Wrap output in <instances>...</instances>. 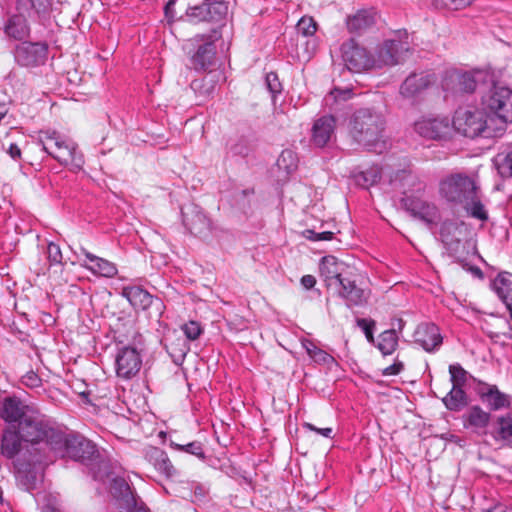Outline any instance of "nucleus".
<instances>
[{
	"label": "nucleus",
	"instance_id": "obj_3",
	"mask_svg": "<svg viewBox=\"0 0 512 512\" xmlns=\"http://www.w3.org/2000/svg\"><path fill=\"white\" fill-rule=\"evenodd\" d=\"M483 111L504 125L512 123V89L497 80L493 73L479 96Z\"/></svg>",
	"mask_w": 512,
	"mask_h": 512
},
{
	"label": "nucleus",
	"instance_id": "obj_19",
	"mask_svg": "<svg viewBox=\"0 0 512 512\" xmlns=\"http://www.w3.org/2000/svg\"><path fill=\"white\" fill-rule=\"evenodd\" d=\"M337 286L338 296L345 301L348 308L362 307L367 304L370 291L358 286L355 279L345 276L340 279Z\"/></svg>",
	"mask_w": 512,
	"mask_h": 512
},
{
	"label": "nucleus",
	"instance_id": "obj_15",
	"mask_svg": "<svg viewBox=\"0 0 512 512\" xmlns=\"http://www.w3.org/2000/svg\"><path fill=\"white\" fill-rule=\"evenodd\" d=\"M341 51L343 62L349 71L359 73L374 68L373 55L354 40L343 43Z\"/></svg>",
	"mask_w": 512,
	"mask_h": 512
},
{
	"label": "nucleus",
	"instance_id": "obj_44",
	"mask_svg": "<svg viewBox=\"0 0 512 512\" xmlns=\"http://www.w3.org/2000/svg\"><path fill=\"white\" fill-rule=\"evenodd\" d=\"M170 445H171V447H173L179 451H184L186 453H189L191 455L198 457L199 459L205 458V453L203 451L202 443L199 441H193V442L183 444V445L177 444V443L171 441Z\"/></svg>",
	"mask_w": 512,
	"mask_h": 512
},
{
	"label": "nucleus",
	"instance_id": "obj_27",
	"mask_svg": "<svg viewBox=\"0 0 512 512\" xmlns=\"http://www.w3.org/2000/svg\"><path fill=\"white\" fill-rule=\"evenodd\" d=\"M24 439L14 425L7 426L1 436L0 454L7 459H15L23 449Z\"/></svg>",
	"mask_w": 512,
	"mask_h": 512
},
{
	"label": "nucleus",
	"instance_id": "obj_46",
	"mask_svg": "<svg viewBox=\"0 0 512 512\" xmlns=\"http://www.w3.org/2000/svg\"><path fill=\"white\" fill-rule=\"evenodd\" d=\"M380 180V173L377 168L362 171L356 176V181L363 187H369Z\"/></svg>",
	"mask_w": 512,
	"mask_h": 512
},
{
	"label": "nucleus",
	"instance_id": "obj_10",
	"mask_svg": "<svg viewBox=\"0 0 512 512\" xmlns=\"http://www.w3.org/2000/svg\"><path fill=\"white\" fill-rule=\"evenodd\" d=\"M479 191L476 180L464 173H454L443 178L439 183V194L452 205H462Z\"/></svg>",
	"mask_w": 512,
	"mask_h": 512
},
{
	"label": "nucleus",
	"instance_id": "obj_50",
	"mask_svg": "<svg viewBox=\"0 0 512 512\" xmlns=\"http://www.w3.org/2000/svg\"><path fill=\"white\" fill-rule=\"evenodd\" d=\"M297 33L303 37L312 36L317 29L316 22L311 17H302L296 25Z\"/></svg>",
	"mask_w": 512,
	"mask_h": 512
},
{
	"label": "nucleus",
	"instance_id": "obj_23",
	"mask_svg": "<svg viewBox=\"0 0 512 512\" xmlns=\"http://www.w3.org/2000/svg\"><path fill=\"white\" fill-rule=\"evenodd\" d=\"M28 407L17 397H6L0 403V418L3 419L8 426L17 424L23 421L28 416Z\"/></svg>",
	"mask_w": 512,
	"mask_h": 512
},
{
	"label": "nucleus",
	"instance_id": "obj_64",
	"mask_svg": "<svg viewBox=\"0 0 512 512\" xmlns=\"http://www.w3.org/2000/svg\"><path fill=\"white\" fill-rule=\"evenodd\" d=\"M507 309L509 310L510 312V317L512 319V301L511 302H508V303H505Z\"/></svg>",
	"mask_w": 512,
	"mask_h": 512
},
{
	"label": "nucleus",
	"instance_id": "obj_13",
	"mask_svg": "<svg viewBox=\"0 0 512 512\" xmlns=\"http://www.w3.org/2000/svg\"><path fill=\"white\" fill-rule=\"evenodd\" d=\"M455 130L465 137H490L491 132L487 126V115L477 109H459L455 112L453 122Z\"/></svg>",
	"mask_w": 512,
	"mask_h": 512
},
{
	"label": "nucleus",
	"instance_id": "obj_9",
	"mask_svg": "<svg viewBox=\"0 0 512 512\" xmlns=\"http://www.w3.org/2000/svg\"><path fill=\"white\" fill-rule=\"evenodd\" d=\"M52 462L50 455L43 453L26 455L24 453L21 457L17 458L14 466L17 471V480L26 491H32L37 488V485L42 481V466L48 465Z\"/></svg>",
	"mask_w": 512,
	"mask_h": 512
},
{
	"label": "nucleus",
	"instance_id": "obj_53",
	"mask_svg": "<svg viewBox=\"0 0 512 512\" xmlns=\"http://www.w3.org/2000/svg\"><path fill=\"white\" fill-rule=\"evenodd\" d=\"M47 258L51 265L62 264V252L59 245L50 242L47 246Z\"/></svg>",
	"mask_w": 512,
	"mask_h": 512
},
{
	"label": "nucleus",
	"instance_id": "obj_8",
	"mask_svg": "<svg viewBox=\"0 0 512 512\" xmlns=\"http://www.w3.org/2000/svg\"><path fill=\"white\" fill-rule=\"evenodd\" d=\"M411 50L408 33L406 30H398L393 37L379 45L373 55L374 68L393 66L405 60Z\"/></svg>",
	"mask_w": 512,
	"mask_h": 512
},
{
	"label": "nucleus",
	"instance_id": "obj_57",
	"mask_svg": "<svg viewBox=\"0 0 512 512\" xmlns=\"http://www.w3.org/2000/svg\"><path fill=\"white\" fill-rule=\"evenodd\" d=\"M37 13H44L51 5V0H28Z\"/></svg>",
	"mask_w": 512,
	"mask_h": 512
},
{
	"label": "nucleus",
	"instance_id": "obj_48",
	"mask_svg": "<svg viewBox=\"0 0 512 512\" xmlns=\"http://www.w3.org/2000/svg\"><path fill=\"white\" fill-rule=\"evenodd\" d=\"M450 380L452 386L463 387L467 381V372L460 364H452L449 366Z\"/></svg>",
	"mask_w": 512,
	"mask_h": 512
},
{
	"label": "nucleus",
	"instance_id": "obj_1",
	"mask_svg": "<svg viewBox=\"0 0 512 512\" xmlns=\"http://www.w3.org/2000/svg\"><path fill=\"white\" fill-rule=\"evenodd\" d=\"M385 118L373 109L361 108L354 112L349 122L353 141L368 151L383 153L388 145L384 139Z\"/></svg>",
	"mask_w": 512,
	"mask_h": 512
},
{
	"label": "nucleus",
	"instance_id": "obj_20",
	"mask_svg": "<svg viewBox=\"0 0 512 512\" xmlns=\"http://www.w3.org/2000/svg\"><path fill=\"white\" fill-rule=\"evenodd\" d=\"M115 365L118 377L130 379L139 372L142 359L135 348L123 347L116 355Z\"/></svg>",
	"mask_w": 512,
	"mask_h": 512
},
{
	"label": "nucleus",
	"instance_id": "obj_58",
	"mask_svg": "<svg viewBox=\"0 0 512 512\" xmlns=\"http://www.w3.org/2000/svg\"><path fill=\"white\" fill-rule=\"evenodd\" d=\"M404 369V364L400 361L394 362L392 365L383 369L384 376L398 375Z\"/></svg>",
	"mask_w": 512,
	"mask_h": 512
},
{
	"label": "nucleus",
	"instance_id": "obj_26",
	"mask_svg": "<svg viewBox=\"0 0 512 512\" xmlns=\"http://www.w3.org/2000/svg\"><path fill=\"white\" fill-rule=\"evenodd\" d=\"M80 252L85 256V261L80 263V265L94 275L112 278L117 274L118 270L113 262L90 253L84 247H80Z\"/></svg>",
	"mask_w": 512,
	"mask_h": 512
},
{
	"label": "nucleus",
	"instance_id": "obj_43",
	"mask_svg": "<svg viewBox=\"0 0 512 512\" xmlns=\"http://www.w3.org/2000/svg\"><path fill=\"white\" fill-rule=\"evenodd\" d=\"M277 165L280 169H284L290 173L297 167V157L291 150H284L277 159Z\"/></svg>",
	"mask_w": 512,
	"mask_h": 512
},
{
	"label": "nucleus",
	"instance_id": "obj_36",
	"mask_svg": "<svg viewBox=\"0 0 512 512\" xmlns=\"http://www.w3.org/2000/svg\"><path fill=\"white\" fill-rule=\"evenodd\" d=\"M445 407L450 411H460L467 402V395L462 387L452 386L449 393L442 399Z\"/></svg>",
	"mask_w": 512,
	"mask_h": 512
},
{
	"label": "nucleus",
	"instance_id": "obj_37",
	"mask_svg": "<svg viewBox=\"0 0 512 512\" xmlns=\"http://www.w3.org/2000/svg\"><path fill=\"white\" fill-rule=\"evenodd\" d=\"M5 33L14 39H23L29 33L26 19L22 15H13L5 25Z\"/></svg>",
	"mask_w": 512,
	"mask_h": 512
},
{
	"label": "nucleus",
	"instance_id": "obj_4",
	"mask_svg": "<svg viewBox=\"0 0 512 512\" xmlns=\"http://www.w3.org/2000/svg\"><path fill=\"white\" fill-rule=\"evenodd\" d=\"M467 226L463 221H445L440 228V239L448 255L463 268L468 266L467 260L474 249L467 239Z\"/></svg>",
	"mask_w": 512,
	"mask_h": 512
},
{
	"label": "nucleus",
	"instance_id": "obj_63",
	"mask_svg": "<svg viewBox=\"0 0 512 512\" xmlns=\"http://www.w3.org/2000/svg\"><path fill=\"white\" fill-rule=\"evenodd\" d=\"M475 277L477 278H483V272L482 270L477 266H469L467 268Z\"/></svg>",
	"mask_w": 512,
	"mask_h": 512
},
{
	"label": "nucleus",
	"instance_id": "obj_38",
	"mask_svg": "<svg viewBox=\"0 0 512 512\" xmlns=\"http://www.w3.org/2000/svg\"><path fill=\"white\" fill-rule=\"evenodd\" d=\"M494 288L504 303L512 301V274L500 273L494 281Z\"/></svg>",
	"mask_w": 512,
	"mask_h": 512
},
{
	"label": "nucleus",
	"instance_id": "obj_41",
	"mask_svg": "<svg viewBox=\"0 0 512 512\" xmlns=\"http://www.w3.org/2000/svg\"><path fill=\"white\" fill-rule=\"evenodd\" d=\"M303 346L315 362L327 365L334 362V358L330 354L318 348L312 341L306 340L303 342Z\"/></svg>",
	"mask_w": 512,
	"mask_h": 512
},
{
	"label": "nucleus",
	"instance_id": "obj_42",
	"mask_svg": "<svg viewBox=\"0 0 512 512\" xmlns=\"http://www.w3.org/2000/svg\"><path fill=\"white\" fill-rule=\"evenodd\" d=\"M191 89L202 96H209L215 90V81L213 77L205 76L201 79H195L190 84Z\"/></svg>",
	"mask_w": 512,
	"mask_h": 512
},
{
	"label": "nucleus",
	"instance_id": "obj_30",
	"mask_svg": "<svg viewBox=\"0 0 512 512\" xmlns=\"http://www.w3.org/2000/svg\"><path fill=\"white\" fill-rule=\"evenodd\" d=\"M144 457L158 472L166 477H172L176 474V469L164 450L149 446L144 451Z\"/></svg>",
	"mask_w": 512,
	"mask_h": 512
},
{
	"label": "nucleus",
	"instance_id": "obj_28",
	"mask_svg": "<svg viewBox=\"0 0 512 512\" xmlns=\"http://www.w3.org/2000/svg\"><path fill=\"white\" fill-rule=\"evenodd\" d=\"M336 120L333 116L327 115L317 119L312 127L311 140L317 147H324L334 135Z\"/></svg>",
	"mask_w": 512,
	"mask_h": 512
},
{
	"label": "nucleus",
	"instance_id": "obj_49",
	"mask_svg": "<svg viewBox=\"0 0 512 512\" xmlns=\"http://www.w3.org/2000/svg\"><path fill=\"white\" fill-rule=\"evenodd\" d=\"M166 348L171 356L177 359L176 361H182L189 351L188 344L181 338L177 339V343L172 342L169 345H166Z\"/></svg>",
	"mask_w": 512,
	"mask_h": 512
},
{
	"label": "nucleus",
	"instance_id": "obj_54",
	"mask_svg": "<svg viewBox=\"0 0 512 512\" xmlns=\"http://www.w3.org/2000/svg\"><path fill=\"white\" fill-rule=\"evenodd\" d=\"M357 326L363 330L367 340L369 342L373 343L374 342L373 330L375 327V321L359 318V319H357Z\"/></svg>",
	"mask_w": 512,
	"mask_h": 512
},
{
	"label": "nucleus",
	"instance_id": "obj_16",
	"mask_svg": "<svg viewBox=\"0 0 512 512\" xmlns=\"http://www.w3.org/2000/svg\"><path fill=\"white\" fill-rule=\"evenodd\" d=\"M182 222L189 232L200 238L209 237L212 224L201 207L189 203L181 208Z\"/></svg>",
	"mask_w": 512,
	"mask_h": 512
},
{
	"label": "nucleus",
	"instance_id": "obj_14",
	"mask_svg": "<svg viewBox=\"0 0 512 512\" xmlns=\"http://www.w3.org/2000/svg\"><path fill=\"white\" fill-rule=\"evenodd\" d=\"M121 295L128 300L135 310H151L150 316L156 317H160L163 313V301L140 286H124Z\"/></svg>",
	"mask_w": 512,
	"mask_h": 512
},
{
	"label": "nucleus",
	"instance_id": "obj_55",
	"mask_svg": "<svg viewBox=\"0 0 512 512\" xmlns=\"http://www.w3.org/2000/svg\"><path fill=\"white\" fill-rule=\"evenodd\" d=\"M305 234V237L309 240H312V241H327V240H331L333 238V232H330V231H324V232H315L313 230H306L304 232Z\"/></svg>",
	"mask_w": 512,
	"mask_h": 512
},
{
	"label": "nucleus",
	"instance_id": "obj_21",
	"mask_svg": "<svg viewBox=\"0 0 512 512\" xmlns=\"http://www.w3.org/2000/svg\"><path fill=\"white\" fill-rule=\"evenodd\" d=\"M110 492L112 496L119 502V506L126 509L128 512H136L138 510H144L145 512H148V509L142 505L143 503H139L135 494L124 478H114L111 483Z\"/></svg>",
	"mask_w": 512,
	"mask_h": 512
},
{
	"label": "nucleus",
	"instance_id": "obj_25",
	"mask_svg": "<svg viewBox=\"0 0 512 512\" xmlns=\"http://www.w3.org/2000/svg\"><path fill=\"white\" fill-rule=\"evenodd\" d=\"M436 82V76L430 72H413L402 83L400 93L405 97H413L426 90Z\"/></svg>",
	"mask_w": 512,
	"mask_h": 512
},
{
	"label": "nucleus",
	"instance_id": "obj_61",
	"mask_svg": "<svg viewBox=\"0 0 512 512\" xmlns=\"http://www.w3.org/2000/svg\"><path fill=\"white\" fill-rule=\"evenodd\" d=\"M7 152L13 160H18L21 158V149L14 143L10 144Z\"/></svg>",
	"mask_w": 512,
	"mask_h": 512
},
{
	"label": "nucleus",
	"instance_id": "obj_52",
	"mask_svg": "<svg viewBox=\"0 0 512 512\" xmlns=\"http://www.w3.org/2000/svg\"><path fill=\"white\" fill-rule=\"evenodd\" d=\"M266 85L272 95L273 101H275L276 96L282 92V84L275 72H269L266 75Z\"/></svg>",
	"mask_w": 512,
	"mask_h": 512
},
{
	"label": "nucleus",
	"instance_id": "obj_39",
	"mask_svg": "<svg viewBox=\"0 0 512 512\" xmlns=\"http://www.w3.org/2000/svg\"><path fill=\"white\" fill-rule=\"evenodd\" d=\"M398 346V337L395 329H388L382 332L378 338V349L383 355L392 354Z\"/></svg>",
	"mask_w": 512,
	"mask_h": 512
},
{
	"label": "nucleus",
	"instance_id": "obj_47",
	"mask_svg": "<svg viewBox=\"0 0 512 512\" xmlns=\"http://www.w3.org/2000/svg\"><path fill=\"white\" fill-rule=\"evenodd\" d=\"M228 152L234 156H247L250 152V145L245 137H239L228 146Z\"/></svg>",
	"mask_w": 512,
	"mask_h": 512
},
{
	"label": "nucleus",
	"instance_id": "obj_29",
	"mask_svg": "<svg viewBox=\"0 0 512 512\" xmlns=\"http://www.w3.org/2000/svg\"><path fill=\"white\" fill-rule=\"evenodd\" d=\"M479 396L491 411H498L510 406L509 395L501 392L496 385L485 384L479 389Z\"/></svg>",
	"mask_w": 512,
	"mask_h": 512
},
{
	"label": "nucleus",
	"instance_id": "obj_18",
	"mask_svg": "<svg viewBox=\"0 0 512 512\" xmlns=\"http://www.w3.org/2000/svg\"><path fill=\"white\" fill-rule=\"evenodd\" d=\"M48 46L43 42H27L18 44L14 57L16 62L23 67H36L45 63Z\"/></svg>",
	"mask_w": 512,
	"mask_h": 512
},
{
	"label": "nucleus",
	"instance_id": "obj_17",
	"mask_svg": "<svg viewBox=\"0 0 512 512\" xmlns=\"http://www.w3.org/2000/svg\"><path fill=\"white\" fill-rule=\"evenodd\" d=\"M228 5V0H203L202 4L189 7L186 14L193 22L220 21L227 15Z\"/></svg>",
	"mask_w": 512,
	"mask_h": 512
},
{
	"label": "nucleus",
	"instance_id": "obj_59",
	"mask_svg": "<svg viewBox=\"0 0 512 512\" xmlns=\"http://www.w3.org/2000/svg\"><path fill=\"white\" fill-rule=\"evenodd\" d=\"M303 427L310 431H314L323 437L332 438V433H333L332 428H317L316 426H314L311 423H304Z\"/></svg>",
	"mask_w": 512,
	"mask_h": 512
},
{
	"label": "nucleus",
	"instance_id": "obj_45",
	"mask_svg": "<svg viewBox=\"0 0 512 512\" xmlns=\"http://www.w3.org/2000/svg\"><path fill=\"white\" fill-rule=\"evenodd\" d=\"M474 0H432V4L436 9L460 10L470 4Z\"/></svg>",
	"mask_w": 512,
	"mask_h": 512
},
{
	"label": "nucleus",
	"instance_id": "obj_33",
	"mask_svg": "<svg viewBox=\"0 0 512 512\" xmlns=\"http://www.w3.org/2000/svg\"><path fill=\"white\" fill-rule=\"evenodd\" d=\"M463 418L466 427H472L477 432L482 431L484 434H487L485 429L491 420V414L489 412H486L480 406L475 405L470 407Z\"/></svg>",
	"mask_w": 512,
	"mask_h": 512
},
{
	"label": "nucleus",
	"instance_id": "obj_34",
	"mask_svg": "<svg viewBox=\"0 0 512 512\" xmlns=\"http://www.w3.org/2000/svg\"><path fill=\"white\" fill-rule=\"evenodd\" d=\"M489 434L497 442H512V413L498 416Z\"/></svg>",
	"mask_w": 512,
	"mask_h": 512
},
{
	"label": "nucleus",
	"instance_id": "obj_40",
	"mask_svg": "<svg viewBox=\"0 0 512 512\" xmlns=\"http://www.w3.org/2000/svg\"><path fill=\"white\" fill-rule=\"evenodd\" d=\"M493 163L502 178H512V150L498 153Z\"/></svg>",
	"mask_w": 512,
	"mask_h": 512
},
{
	"label": "nucleus",
	"instance_id": "obj_56",
	"mask_svg": "<svg viewBox=\"0 0 512 512\" xmlns=\"http://www.w3.org/2000/svg\"><path fill=\"white\" fill-rule=\"evenodd\" d=\"M22 383L27 387L35 388L41 385V379L36 373L31 371L22 377Z\"/></svg>",
	"mask_w": 512,
	"mask_h": 512
},
{
	"label": "nucleus",
	"instance_id": "obj_32",
	"mask_svg": "<svg viewBox=\"0 0 512 512\" xmlns=\"http://www.w3.org/2000/svg\"><path fill=\"white\" fill-rule=\"evenodd\" d=\"M376 23V12L373 9L359 10L355 15L349 16L346 25L351 33H362Z\"/></svg>",
	"mask_w": 512,
	"mask_h": 512
},
{
	"label": "nucleus",
	"instance_id": "obj_12",
	"mask_svg": "<svg viewBox=\"0 0 512 512\" xmlns=\"http://www.w3.org/2000/svg\"><path fill=\"white\" fill-rule=\"evenodd\" d=\"M211 35L197 34L190 40L192 48L188 51L190 61L196 71H212L216 64L215 41L220 37L218 30Z\"/></svg>",
	"mask_w": 512,
	"mask_h": 512
},
{
	"label": "nucleus",
	"instance_id": "obj_6",
	"mask_svg": "<svg viewBox=\"0 0 512 512\" xmlns=\"http://www.w3.org/2000/svg\"><path fill=\"white\" fill-rule=\"evenodd\" d=\"M401 188L403 189L402 203L407 211H409L414 217L432 223L437 217V207L428 201H425L419 197L407 195L410 191L420 192L424 189V184L418 179V177L411 172L402 171L399 175Z\"/></svg>",
	"mask_w": 512,
	"mask_h": 512
},
{
	"label": "nucleus",
	"instance_id": "obj_7",
	"mask_svg": "<svg viewBox=\"0 0 512 512\" xmlns=\"http://www.w3.org/2000/svg\"><path fill=\"white\" fill-rule=\"evenodd\" d=\"M40 143L43 150L62 165H71L74 169H81L84 164L82 154L77 150L74 142L64 140L57 132H42Z\"/></svg>",
	"mask_w": 512,
	"mask_h": 512
},
{
	"label": "nucleus",
	"instance_id": "obj_24",
	"mask_svg": "<svg viewBox=\"0 0 512 512\" xmlns=\"http://www.w3.org/2000/svg\"><path fill=\"white\" fill-rule=\"evenodd\" d=\"M414 341L425 351L433 352L442 344V336L439 328L432 323H422L414 332Z\"/></svg>",
	"mask_w": 512,
	"mask_h": 512
},
{
	"label": "nucleus",
	"instance_id": "obj_5",
	"mask_svg": "<svg viewBox=\"0 0 512 512\" xmlns=\"http://www.w3.org/2000/svg\"><path fill=\"white\" fill-rule=\"evenodd\" d=\"M493 73L490 69L448 71L442 80V88L452 95L475 93L479 97L482 87L487 85Z\"/></svg>",
	"mask_w": 512,
	"mask_h": 512
},
{
	"label": "nucleus",
	"instance_id": "obj_31",
	"mask_svg": "<svg viewBox=\"0 0 512 512\" xmlns=\"http://www.w3.org/2000/svg\"><path fill=\"white\" fill-rule=\"evenodd\" d=\"M345 264L339 262L336 257L328 255L324 256L320 262V275L327 282L328 286H332L333 283L338 284L340 279L345 276L343 274Z\"/></svg>",
	"mask_w": 512,
	"mask_h": 512
},
{
	"label": "nucleus",
	"instance_id": "obj_35",
	"mask_svg": "<svg viewBox=\"0 0 512 512\" xmlns=\"http://www.w3.org/2000/svg\"><path fill=\"white\" fill-rule=\"evenodd\" d=\"M470 198L471 199H468V201L464 202L461 206L469 217L481 222H486L489 219V215L484 203L481 200L480 190L475 191Z\"/></svg>",
	"mask_w": 512,
	"mask_h": 512
},
{
	"label": "nucleus",
	"instance_id": "obj_11",
	"mask_svg": "<svg viewBox=\"0 0 512 512\" xmlns=\"http://www.w3.org/2000/svg\"><path fill=\"white\" fill-rule=\"evenodd\" d=\"M51 452L61 457L85 463L97 453L95 444L80 434H64L59 431V441L53 444Z\"/></svg>",
	"mask_w": 512,
	"mask_h": 512
},
{
	"label": "nucleus",
	"instance_id": "obj_51",
	"mask_svg": "<svg viewBox=\"0 0 512 512\" xmlns=\"http://www.w3.org/2000/svg\"><path fill=\"white\" fill-rule=\"evenodd\" d=\"M181 330L189 341L198 339L203 332L201 324L197 321H189L183 324Z\"/></svg>",
	"mask_w": 512,
	"mask_h": 512
},
{
	"label": "nucleus",
	"instance_id": "obj_2",
	"mask_svg": "<svg viewBox=\"0 0 512 512\" xmlns=\"http://www.w3.org/2000/svg\"><path fill=\"white\" fill-rule=\"evenodd\" d=\"M17 430L27 443L26 454H30V451L33 454L45 451L50 455L53 444L59 441V430L38 416L29 414L17 424Z\"/></svg>",
	"mask_w": 512,
	"mask_h": 512
},
{
	"label": "nucleus",
	"instance_id": "obj_62",
	"mask_svg": "<svg viewBox=\"0 0 512 512\" xmlns=\"http://www.w3.org/2000/svg\"><path fill=\"white\" fill-rule=\"evenodd\" d=\"M176 1L177 0H169L164 7L165 16L168 19H173L175 17L174 5H175Z\"/></svg>",
	"mask_w": 512,
	"mask_h": 512
},
{
	"label": "nucleus",
	"instance_id": "obj_60",
	"mask_svg": "<svg viewBox=\"0 0 512 512\" xmlns=\"http://www.w3.org/2000/svg\"><path fill=\"white\" fill-rule=\"evenodd\" d=\"M301 284L303 285L304 288L311 289L315 286L316 279L313 275H304L301 278Z\"/></svg>",
	"mask_w": 512,
	"mask_h": 512
},
{
	"label": "nucleus",
	"instance_id": "obj_22",
	"mask_svg": "<svg viewBox=\"0 0 512 512\" xmlns=\"http://www.w3.org/2000/svg\"><path fill=\"white\" fill-rule=\"evenodd\" d=\"M415 131L422 137L440 140L450 136L452 126L448 118H428L415 123Z\"/></svg>",
	"mask_w": 512,
	"mask_h": 512
}]
</instances>
